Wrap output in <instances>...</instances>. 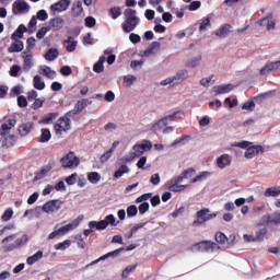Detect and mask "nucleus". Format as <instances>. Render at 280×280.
I'll return each mask as SVG.
<instances>
[{
	"label": "nucleus",
	"mask_w": 280,
	"mask_h": 280,
	"mask_svg": "<svg viewBox=\"0 0 280 280\" xmlns=\"http://www.w3.org/2000/svg\"><path fill=\"white\" fill-rule=\"evenodd\" d=\"M108 224H110L112 226H117V224H119V222H117V219H115L114 214H108L105 217L104 220L101 221H90V230H84L83 234L85 235V237H89L91 233H93V229H96V231H104L108 228Z\"/></svg>",
	"instance_id": "nucleus-1"
},
{
	"label": "nucleus",
	"mask_w": 280,
	"mask_h": 280,
	"mask_svg": "<svg viewBox=\"0 0 280 280\" xmlns=\"http://www.w3.org/2000/svg\"><path fill=\"white\" fill-rule=\"evenodd\" d=\"M126 23H122L121 27L126 34H130L139 25V18L137 16V10L126 9L125 10Z\"/></svg>",
	"instance_id": "nucleus-2"
},
{
	"label": "nucleus",
	"mask_w": 280,
	"mask_h": 280,
	"mask_svg": "<svg viewBox=\"0 0 280 280\" xmlns=\"http://www.w3.org/2000/svg\"><path fill=\"white\" fill-rule=\"evenodd\" d=\"M60 164L63 170H75L80 166V158L75 155V152L70 151L60 159Z\"/></svg>",
	"instance_id": "nucleus-3"
},
{
	"label": "nucleus",
	"mask_w": 280,
	"mask_h": 280,
	"mask_svg": "<svg viewBox=\"0 0 280 280\" xmlns=\"http://www.w3.org/2000/svg\"><path fill=\"white\" fill-rule=\"evenodd\" d=\"M71 116H68L67 114L62 117H60L57 122L55 124V132L59 137H62V132H69L71 130Z\"/></svg>",
	"instance_id": "nucleus-4"
},
{
	"label": "nucleus",
	"mask_w": 280,
	"mask_h": 280,
	"mask_svg": "<svg viewBox=\"0 0 280 280\" xmlns=\"http://www.w3.org/2000/svg\"><path fill=\"white\" fill-rule=\"evenodd\" d=\"M280 225V212H273L271 214H265L260 218L258 226H279Z\"/></svg>",
	"instance_id": "nucleus-5"
},
{
	"label": "nucleus",
	"mask_w": 280,
	"mask_h": 280,
	"mask_svg": "<svg viewBox=\"0 0 280 280\" xmlns=\"http://www.w3.org/2000/svg\"><path fill=\"white\" fill-rule=\"evenodd\" d=\"M192 248H196L199 253H213L215 248H220L218 243L211 241H201L192 245Z\"/></svg>",
	"instance_id": "nucleus-6"
},
{
	"label": "nucleus",
	"mask_w": 280,
	"mask_h": 280,
	"mask_svg": "<svg viewBox=\"0 0 280 280\" xmlns=\"http://www.w3.org/2000/svg\"><path fill=\"white\" fill-rule=\"evenodd\" d=\"M212 218H215V214H209V209H201L197 212V219L192 222V226H200L205 224V222H208V220H211Z\"/></svg>",
	"instance_id": "nucleus-7"
},
{
	"label": "nucleus",
	"mask_w": 280,
	"mask_h": 280,
	"mask_svg": "<svg viewBox=\"0 0 280 280\" xmlns=\"http://www.w3.org/2000/svg\"><path fill=\"white\" fill-rule=\"evenodd\" d=\"M62 205H65V202L61 200L52 199L44 203L42 209L45 213H56V211H60L62 209Z\"/></svg>",
	"instance_id": "nucleus-8"
},
{
	"label": "nucleus",
	"mask_w": 280,
	"mask_h": 280,
	"mask_svg": "<svg viewBox=\"0 0 280 280\" xmlns=\"http://www.w3.org/2000/svg\"><path fill=\"white\" fill-rule=\"evenodd\" d=\"M27 235L24 234L22 237L16 238L14 243L3 245V250L5 253H11V250H16V248H21V246H25L27 244Z\"/></svg>",
	"instance_id": "nucleus-9"
},
{
	"label": "nucleus",
	"mask_w": 280,
	"mask_h": 280,
	"mask_svg": "<svg viewBox=\"0 0 280 280\" xmlns=\"http://www.w3.org/2000/svg\"><path fill=\"white\" fill-rule=\"evenodd\" d=\"M84 220V215H79L77 219L72 221V223H69L65 226L59 228L57 231L59 232V235H67L69 231H73V229H78L80 226V222Z\"/></svg>",
	"instance_id": "nucleus-10"
},
{
	"label": "nucleus",
	"mask_w": 280,
	"mask_h": 280,
	"mask_svg": "<svg viewBox=\"0 0 280 280\" xmlns=\"http://www.w3.org/2000/svg\"><path fill=\"white\" fill-rule=\"evenodd\" d=\"M257 154H264V147L256 144V145H249L245 153L244 156L245 159H255V156H257Z\"/></svg>",
	"instance_id": "nucleus-11"
},
{
	"label": "nucleus",
	"mask_w": 280,
	"mask_h": 280,
	"mask_svg": "<svg viewBox=\"0 0 280 280\" xmlns=\"http://www.w3.org/2000/svg\"><path fill=\"white\" fill-rule=\"evenodd\" d=\"M13 14H23V12L30 11V4L25 0H16L12 7Z\"/></svg>",
	"instance_id": "nucleus-12"
},
{
	"label": "nucleus",
	"mask_w": 280,
	"mask_h": 280,
	"mask_svg": "<svg viewBox=\"0 0 280 280\" xmlns=\"http://www.w3.org/2000/svg\"><path fill=\"white\" fill-rule=\"evenodd\" d=\"M14 126H16V119H14V118L8 119L4 124L1 125L0 137L5 139V136L9 135L10 130H12V128H14Z\"/></svg>",
	"instance_id": "nucleus-13"
},
{
	"label": "nucleus",
	"mask_w": 280,
	"mask_h": 280,
	"mask_svg": "<svg viewBox=\"0 0 280 280\" xmlns=\"http://www.w3.org/2000/svg\"><path fill=\"white\" fill-rule=\"evenodd\" d=\"M71 5V0H59L57 3L50 5L51 12H66Z\"/></svg>",
	"instance_id": "nucleus-14"
},
{
	"label": "nucleus",
	"mask_w": 280,
	"mask_h": 280,
	"mask_svg": "<svg viewBox=\"0 0 280 280\" xmlns=\"http://www.w3.org/2000/svg\"><path fill=\"white\" fill-rule=\"evenodd\" d=\"M176 117V112L165 116L164 118H161L156 124H154L151 128L153 132H156V130H161V124L164 126H167L168 121H174V118Z\"/></svg>",
	"instance_id": "nucleus-15"
},
{
	"label": "nucleus",
	"mask_w": 280,
	"mask_h": 280,
	"mask_svg": "<svg viewBox=\"0 0 280 280\" xmlns=\"http://www.w3.org/2000/svg\"><path fill=\"white\" fill-rule=\"evenodd\" d=\"M34 130V122L28 121L19 126L18 132L20 137H27Z\"/></svg>",
	"instance_id": "nucleus-16"
},
{
	"label": "nucleus",
	"mask_w": 280,
	"mask_h": 280,
	"mask_svg": "<svg viewBox=\"0 0 280 280\" xmlns=\"http://www.w3.org/2000/svg\"><path fill=\"white\" fill-rule=\"evenodd\" d=\"M63 47H66L68 54H73L78 47V40H75L73 36H68V38L63 40Z\"/></svg>",
	"instance_id": "nucleus-17"
},
{
	"label": "nucleus",
	"mask_w": 280,
	"mask_h": 280,
	"mask_svg": "<svg viewBox=\"0 0 280 280\" xmlns=\"http://www.w3.org/2000/svg\"><path fill=\"white\" fill-rule=\"evenodd\" d=\"M233 89H235V86H233V84L229 83V84L213 86L212 91L217 95H223L224 93H231V91H233Z\"/></svg>",
	"instance_id": "nucleus-18"
},
{
	"label": "nucleus",
	"mask_w": 280,
	"mask_h": 280,
	"mask_svg": "<svg viewBox=\"0 0 280 280\" xmlns=\"http://www.w3.org/2000/svg\"><path fill=\"white\" fill-rule=\"evenodd\" d=\"M39 74L44 75L48 80H56V70H51L49 66H42L39 68Z\"/></svg>",
	"instance_id": "nucleus-19"
},
{
	"label": "nucleus",
	"mask_w": 280,
	"mask_h": 280,
	"mask_svg": "<svg viewBox=\"0 0 280 280\" xmlns=\"http://www.w3.org/2000/svg\"><path fill=\"white\" fill-rule=\"evenodd\" d=\"M217 165L220 170H224V167H229L231 165V155L223 154L217 160Z\"/></svg>",
	"instance_id": "nucleus-20"
},
{
	"label": "nucleus",
	"mask_w": 280,
	"mask_h": 280,
	"mask_svg": "<svg viewBox=\"0 0 280 280\" xmlns=\"http://www.w3.org/2000/svg\"><path fill=\"white\" fill-rule=\"evenodd\" d=\"M166 187L168 190L173 191V194H178V191H185V189H187V185H179L171 180L166 183Z\"/></svg>",
	"instance_id": "nucleus-21"
},
{
	"label": "nucleus",
	"mask_w": 280,
	"mask_h": 280,
	"mask_svg": "<svg viewBox=\"0 0 280 280\" xmlns=\"http://www.w3.org/2000/svg\"><path fill=\"white\" fill-rule=\"evenodd\" d=\"M280 67V60L270 62L266 65L262 69H260L259 73L260 75H266V73H270V71H275Z\"/></svg>",
	"instance_id": "nucleus-22"
},
{
	"label": "nucleus",
	"mask_w": 280,
	"mask_h": 280,
	"mask_svg": "<svg viewBox=\"0 0 280 280\" xmlns=\"http://www.w3.org/2000/svg\"><path fill=\"white\" fill-rule=\"evenodd\" d=\"M121 253V248H118L114 252H109L103 256H101L98 259L92 261L90 266H95V264H100V261H104L105 259H108V257H117Z\"/></svg>",
	"instance_id": "nucleus-23"
},
{
	"label": "nucleus",
	"mask_w": 280,
	"mask_h": 280,
	"mask_svg": "<svg viewBox=\"0 0 280 280\" xmlns=\"http://www.w3.org/2000/svg\"><path fill=\"white\" fill-rule=\"evenodd\" d=\"M264 196L266 198H277V196H280V186H272L265 190Z\"/></svg>",
	"instance_id": "nucleus-24"
},
{
	"label": "nucleus",
	"mask_w": 280,
	"mask_h": 280,
	"mask_svg": "<svg viewBox=\"0 0 280 280\" xmlns=\"http://www.w3.org/2000/svg\"><path fill=\"white\" fill-rule=\"evenodd\" d=\"M9 54H16L23 51V42L21 39H14V43L8 48Z\"/></svg>",
	"instance_id": "nucleus-25"
},
{
	"label": "nucleus",
	"mask_w": 280,
	"mask_h": 280,
	"mask_svg": "<svg viewBox=\"0 0 280 280\" xmlns=\"http://www.w3.org/2000/svg\"><path fill=\"white\" fill-rule=\"evenodd\" d=\"M58 56H60L58 48H49L45 54L44 58L45 60H48V62H54V60H56Z\"/></svg>",
	"instance_id": "nucleus-26"
},
{
	"label": "nucleus",
	"mask_w": 280,
	"mask_h": 280,
	"mask_svg": "<svg viewBox=\"0 0 280 280\" xmlns=\"http://www.w3.org/2000/svg\"><path fill=\"white\" fill-rule=\"evenodd\" d=\"M23 58H24V61H23L22 69L25 73H27V71H30V69L34 67V59L32 55H26Z\"/></svg>",
	"instance_id": "nucleus-27"
},
{
	"label": "nucleus",
	"mask_w": 280,
	"mask_h": 280,
	"mask_svg": "<svg viewBox=\"0 0 280 280\" xmlns=\"http://www.w3.org/2000/svg\"><path fill=\"white\" fill-rule=\"evenodd\" d=\"M161 49L160 42H152L149 47L144 50V56H152V54H156Z\"/></svg>",
	"instance_id": "nucleus-28"
},
{
	"label": "nucleus",
	"mask_w": 280,
	"mask_h": 280,
	"mask_svg": "<svg viewBox=\"0 0 280 280\" xmlns=\"http://www.w3.org/2000/svg\"><path fill=\"white\" fill-rule=\"evenodd\" d=\"M40 132H42V135H40V137L37 139V141H38L39 143H47V142H49V140L51 139V131H50L49 129H47V128H43V129L40 130Z\"/></svg>",
	"instance_id": "nucleus-29"
},
{
	"label": "nucleus",
	"mask_w": 280,
	"mask_h": 280,
	"mask_svg": "<svg viewBox=\"0 0 280 280\" xmlns=\"http://www.w3.org/2000/svg\"><path fill=\"white\" fill-rule=\"evenodd\" d=\"M27 32V27L25 24H20L16 31L11 35L12 40H16V38H23V34Z\"/></svg>",
	"instance_id": "nucleus-30"
},
{
	"label": "nucleus",
	"mask_w": 280,
	"mask_h": 280,
	"mask_svg": "<svg viewBox=\"0 0 280 280\" xmlns=\"http://www.w3.org/2000/svg\"><path fill=\"white\" fill-rule=\"evenodd\" d=\"M58 117V113H48L43 116V118L39 120V124H43L46 126L47 124H51L54 119Z\"/></svg>",
	"instance_id": "nucleus-31"
},
{
	"label": "nucleus",
	"mask_w": 280,
	"mask_h": 280,
	"mask_svg": "<svg viewBox=\"0 0 280 280\" xmlns=\"http://www.w3.org/2000/svg\"><path fill=\"white\" fill-rule=\"evenodd\" d=\"M104 62H106V58L104 56H101L98 61L93 66V71L95 73H103Z\"/></svg>",
	"instance_id": "nucleus-32"
},
{
	"label": "nucleus",
	"mask_w": 280,
	"mask_h": 280,
	"mask_svg": "<svg viewBox=\"0 0 280 280\" xmlns=\"http://www.w3.org/2000/svg\"><path fill=\"white\" fill-rule=\"evenodd\" d=\"M231 32V24H224L222 27L218 30L215 33V36H219V38H224V36H229V33Z\"/></svg>",
	"instance_id": "nucleus-33"
},
{
	"label": "nucleus",
	"mask_w": 280,
	"mask_h": 280,
	"mask_svg": "<svg viewBox=\"0 0 280 280\" xmlns=\"http://www.w3.org/2000/svg\"><path fill=\"white\" fill-rule=\"evenodd\" d=\"M33 86L37 91H43L45 89V83L43 82V79L40 75H35L33 79Z\"/></svg>",
	"instance_id": "nucleus-34"
},
{
	"label": "nucleus",
	"mask_w": 280,
	"mask_h": 280,
	"mask_svg": "<svg viewBox=\"0 0 280 280\" xmlns=\"http://www.w3.org/2000/svg\"><path fill=\"white\" fill-rule=\"evenodd\" d=\"M39 259H43V252L38 250L36 254H34L33 256L28 257L26 259V264L28 266H34V264H36V261H38Z\"/></svg>",
	"instance_id": "nucleus-35"
},
{
	"label": "nucleus",
	"mask_w": 280,
	"mask_h": 280,
	"mask_svg": "<svg viewBox=\"0 0 280 280\" xmlns=\"http://www.w3.org/2000/svg\"><path fill=\"white\" fill-rule=\"evenodd\" d=\"M82 110H84V108L81 106V104L78 101L77 104L74 105L73 109L67 112V116L75 117V115H80V113H82Z\"/></svg>",
	"instance_id": "nucleus-36"
},
{
	"label": "nucleus",
	"mask_w": 280,
	"mask_h": 280,
	"mask_svg": "<svg viewBox=\"0 0 280 280\" xmlns=\"http://www.w3.org/2000/svg\"><path fill=\"white\" fill-rule=\"evenodd\" d=\"M88 180H90L92 185H97V183L102 180V175H100V173L97 172L89 173Z\"/></svg>",
	"instance_id": "nucleus-37"
},
{
	"label": "nucleus",
	"mask_w": 280,
	"mask_h": 280,
	"mask_svg": "<svg viewBox=\"0 0 280 280\" xmlns=\"http://www.w3.org/2000/svg\"><path fill=\"white\" fill-rule=\"evenodd\" d=\"M258 24L264 26V25H267V30L270 31V30H275V21H271L270 19L268 18H264L261 20L258 21Z\"/></svg>",
	"instance_id": "nucleus-38"
},
{
	"label": "nucleus",
	"mask_w": 280,
	"mask_h": 280,
	"mask_svg": "<svg viewBox=\"0 0 280 280\" xmlns=\"http://www.w3.org/2000/svg\"><path fill=\"white\" fill-rule=\"evenodd\" d=\"M49 25L50 27H57L58 30H60V27L65 25V20H62V18H54L49 21Z\"/></svg>",
	"instance_id": "nucleus-39"
},
{
	"label": "nucleus",
	"mask_w": 280,
	"mask_h": 280,
	"mask_svg": "<svg viewBox=\"0 0 280 280\" xmlns=\"http://www.w3.org/2000/svg\"><path fill=\"white\" fill-rule=\"evenodd\" d=\"M128 172H130V168L127 166V165H121L119 167V170H117L115 173H114V177L115 178H121L124 176V174H128Z\"/></svg>",
	"instance_id": "nucleus-40"
},
{
	"label": "nucleus",
	"mask_w": 280,
	"mask_h": 280,
	"mask_svg": "<svg viewBox=\"0 0 280 280\" xmlns=\"http://www.w3.org/2000/svg\"><path fill=\"white\" fill-rule=\"evenodd\" d=\"M268 235V229L262 228L255 233V237L257 242H264V238Z\"/></svg>",
	"instance_id": "nucleus-41"
},
{
	"label": "nucleus",
	"mask_w": 280,
	"mask_h": 280,
	"mask_svg": "<svg viewBox=\"0 0 280 280\" xmlns=\"http://www.w3.org/2000/svg\"><path fill=\"white\" fill-rule=\"evenodd\" d=\"M82 12H84V9L82 8V1H77L73 4L72 13L74 14V16H80V14H82Z\"/></svg>",
	"instance_id": "nucleus-42"
},
{
	"label": "nucleus",
	"mask_w": 280,
	"mask_h": 280,
	"mask_svg": "<svg viewBox=\"0 0 280 280\" xmlns=\"http://www.w3.org/2000/svg\"><path fill=\"white\" fill-rule=\"evenodd\" d=\"M50 170L51 167H43L39 172L35 173V180H42V178L49 174Z\"/></svg>",
	"instance_id": "nucleus-43"
},
{
	"label": "nucleus",
	"mask_w": 280,
	"mask_h": 280,
	"mask_svg": "<svg viewBox=\"0 0 280 280\" xmlns=\"http://www.w3.org/2000/svg\"><path fill=\"white\" fill-rule=\"evenodd\" d=\"M173 78L175 81L178 80L183 82V80H187V78H189V72L187 70H179Z\"/></svg>",
	"instance_id": "nucleus-44"
},
{
	"label": "nucleus",
	"mask_w": 280,
	"mask_h": 280,
	"mask_svg": "<svg viewBox=\"0 0 280 280\" xmlns=\"http://www.w3.org/2000/svg\"><path fill=\"white\" fill-rule=\"evenodd\" d=\"M109 16L115 21V19H119L121 16V8L113 7L109 9Z\"/></svg>",
	"instance_id": "nucleus-45"
},
{
	"label": "nucleus",
	"mask_w": 280,
	"mask_h": 280,
	"mask_svg": "<svg viewBox=\"0 0 280 280\" xmlns=\"http://www.w3.org/2000/svg\"><path fill=\"white\" fill-rule=\"evenodd\" d=\"M69 246H71V241L66 240L61 243L56 244L55 245V250H67V248H69Z\"/></svg>",
	"instance_id": "nucleus-46"
},
{
	"label": "nucleus",
	"mask_w": 280,
	"mask_h": 280,
	"mask_svg": "<svg viewBox=\"0 0 280 280\" xmlns=\"http://www.w3.org/2000/svg\"><path fill=\"white\" fill-rule=\"evenodd\" d=\"M211 26V19L203 18L199 26V32H207V28Z\"/></svg>",
	"instance_id": "nucleus-47"
},
{
	"label": "nucleus",
	"mask_w": 280,
	"mask_h": 280,
	"mask_svg": "<svg viewBox=\"0 0 280 280\" xmlns=\"http://www.w3.org/2000/svg\"><path fill=\"white\" fill-rule=\"evenodd\" d=\"M214 240L218 244H224V242H229V237H226V235L222 232H217Z\"/></svg>",
	"instance_id": "nucleus-48"
},
{
	"label": "nucleus",
	"mask_w": 280,
	"mask_h": 280,
	"mask_svg": "<svg viewBox=\"0 0 280 280\" xmlns=\"http://www.w3.org/2000/svg\"><path fill=\"white\" fill-rule=\"evenodd\" d=\"M12 215H14L12 208L7 209L1 217L2 222H10V220H12Z\"/></svg>",
	"instance_id": "nucleus-49"
},
{
	"label": "nucleus",
	"mask_w": 280,
	"mask_h": 280,
	"mask_svg": "<svg viewBox=\"0 0 280 280\" xmlns=\"http://www.w3.org/2000/svg\"><path fill=\"white\" fill-rule=\"evenodd\" d=\"M202 60V56H197L196 58H192L190 61L186 63V67H190L191 69L198 67L200 65V61Z\"/></svg>",
	"instance_id": "nucleus-50"
},
{
	"label": "nucleus",
	"mask_w": 280,
	"mask_h": 280,
	"mask_svg": "<svg viewBox=\"0 0 280 280\" xmlns=\"http://www.w3.org/2000/svg\"><path fill=\"white\" fill-rule=\"evenodd\" d=\"M19 73H21V66L13 65L9 71L11 78H19Z\"/></svg>",
	"instance_id": "nucleus-51"
},
{
	"label": "nucleus",
	"mask_w": 280,
	"mask_h": 280,
	"mask_svg": "<svg viewBox=\"0 0 280 280\" xmlns=\"http://www.w3.org/2000/svg\"><path fill=\"white\" fill-rule=\"evenodd\" d=\"M137 82V77L132 74H128L124 77V83L127 84V86H132Z\"/></svg>",
	"instance_id": "nucleus-52"
},
{
	"label": "nucleus",
	"mask_w": 280,
	"mask_h": 280,
	"mask_svg": "<svg viewBox=\"0 0 280 280\" xmlns=\"http://www.w3.org/2000/svg\"><path fill=\"white\" fill-rule=\"evenodd\" d=\"M137 213H139V209L137 208V206L131 205L127 208L128 218H135V215H137Z\"/></svg>",
	"instance_id": "nucleus-53"
},
{
	"label": "nucleus",
	"mask_w": 280,
	"mask_h": 280,
	"mask_svg": "<svg viewBox=\"0 0 280 280\" xmlns=\"http://www.w3.org/2000/svg\"><path fill=\"white\" fill-rule=\"evenodd\" d=\"M43 104H45V97L35 98L34 103L32 104L33 110H38V108L43 107Z\"/></svg>",
	"instance_id": "nucleus-54"
},
{
	"label": "nucleus",
	"mask_w": 280,
	"mask_h": 280,
	"mask_svg": "<svg viewBox=\"0 0 280 280\" xmlns=\"http://www.w3.org/2000/svg\"><path fill=\"white\" fill-rule=\"evenodd\" d=\"M266 211V205L262 206H254L252 209V213L254 217L261 215V212Z\"/></svg>",
	"instance_id": "nucleus-55"
},
{
	"label": "nucleus",
	"mask_w": 280,
	"mask_h": 280,
	"mask_svg": "<svg viewBox=\"0 0 280 280\" xmlns=\"http://www.w3.org/2000/svg\"><path fill=\"white\" fill-rule=\"evenodd\" d=\"M202 2L195 0L188 5L189 12H196V10H200Z\"/></svg>",
	"instance_id": "nucleus-56"
},
{
	"label": "nucleus",
	"mask_w": 280,
	"mask_h": 280,
	"mask_svg": "<svg viewBox=\"0 0 280 280\" xmlns=\"http://www.w3.org/2000/svg\"><path fill=\"white\" fill-rule=\"evenodd\" d=\"M211 176V173L209 172H201L199 175H197L195 178L190 180V183H198V180H202L207 177Z\"/></svg>",
	"instance_id": "nucleus-57"
},
{
	"label": "nucleus",
	"mask_w": 280,
	"mask_h": 280,
	"mask_svg": "<svg viewBox=\"0 0 280 280\" xmlns=\"http://www.w3.org/2000/svg\"><path fill=\"white\" fill-rule=\"evenodd\" d=\"M51 28L49 26H44L42 27L37 33H36V38H45V35L50 31Z\"/></svg>",
	"instance_id": "nucleus-58"
},
{
	"label": "nucleus",
	"mask_w": 280,
	"mask_h": 280,
	"mask_svg": "<svg viewBox=\"0 0 280 280\" xmlns=\"http://www.w3.org/2000/svg\"><path fill=\"white\" fill-rule=\"evenodd\" d=\"M110 156H113V149L107 150L105 153L101 155L100 158L101 163H106V161H108Z\"/></svg>",
	"instance_id": "nucleus-59"
},
{
	"label": "nucleus",
	"mask_w": 280,
	"mask_h": 280,
	"mask_svg": "<svg viewBox=\"0 0 280 280\" xmlns=\"http://www.w3.org/2000/svg\"><path fill=\"white\" fill-rule=\"evenodd\" d=\"M137 269V265H131L128 266L126 269L122 270V277L124 279H127L128 275H130V272H135V270Z\"/></svg>",
	"instance_id": "nucleus-60"
},
{
	"label": "nucleus",
	"mask_w": 280,
	"mask_h": 280,
	"mask_svg": "<svg viewBox=\"0 0 280 280\" xmlns=\"http://www.w3.org/2000/svg\"><path fill=\"white\" fill-rule=\"evenodd\" d=\"M242 108H243V110L253 112L255 109V102H253V101L245 102L243 104Z\"/></svg>",
	"instance_id": "nucleus-61"
},
{
	"label": "nucleus",
	"mask_w": 280,
	"mask_h": 280,
	"mask_svg": "<svg viewBox=\"0 0 280 280\" xmlns=\"http://www.w3.org/2000/svg\"><path fill=\"white\" fill-rule=\"evenodd\" d=\"M77 180H78V173H73L69 177L66 178L67 185H75Z\"/></svg>",
	"instance_id": "nucleus-62"
},
{
	"label": "nucleus",
	"mask_w": 280,
	"mask_h": 280,
	"mask_svg": "<svg viewBox=\"0 0 280 280\" xmlns=\"http://www.w3.org/2000/svg\"><path fill=\"white\" fill-rule=\"evenodd\" d=\"M18 106L20 108H26V106H27V98L25 96H23V95L19 96L18 97Z\"/></svg>",
	"instance_id": "nucleus-63"
},
{
	"label": "nucleus",
	"mask_w": 280,
	"mask_h": 280,
	"mask_svg": "<svg viewBox=\"0 0 280 280\" xmlns=\"http://www.w3.org/2000/svg\"><path fill=\"white\" fill-rule=\"evenodd\" d=\"M150 198H152V192L143 194L136 199V202H145L147 200H150Z\"/></svg>",
	"instance_id": "nucleus-64"
}]
</instances>
